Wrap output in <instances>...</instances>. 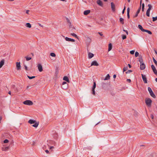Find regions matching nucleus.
<instances>
[{
  "mask_svg": "<svg viewBox=\"0 0 157 157\" xmlns=\"http://www.w3.org/2000/svg\"><path fill=\"white\" fill-rule=\"evenodd\" d=\"M24 67H25V69L26 70H27V66L25 64H24Z\"/></svg>",
  "mask_w": 157,
  "mask_h": 157,
  "instance_id": "8fccbe9b",
  "label": "nucleus"
},
{
  "mask_svg": "<svg viewBox=\"0 0 157 157\" xmlns=\"http://www.w3.org/2000/svg\"><path fill=\"white\" fill-rule=\"evenodd\" d=\"M144 32H147L149 34H150V35L152 34V32L151 31L147 30L145 29Z\"/></svg>",
  "mask_w": 157,
  "mask_h": 157,
  "instance_id": "5701e85b",
  "label": "nucleus"
},
{
  "mask_svg": "<svg viewBox=\"0 0 157 157\" xmlns=\"http://www.w3.org/2000/svg\"><path fill=\"white\" fill-rule=\"evenodd\" d=\"M100 122H99L97 124H96L95 125H97L98 124L100 123Z\"/></svg>",
  "mask_w": 157,
  "mask_h": 157,
  "instance_id": "338daca9",
  "label": "nucleus"
},
{
  "mask_svg": "<svg viewBox=\"0 0 157 157\" xmlns=\"http://www.w3.org/2000/svg\"><path fill=\"white\" fill-rule=\"evenodd\" d=\"M139 61L140 63H143V60L142 58V56H140V57L139 58Z\"/></svg>",
  "mask_w": 157,
  "mask_h": 157,
  "instance_id": "4be33fe9",
  "label": "nucleus"
},
{
  "mask_svg": "<svg viewBox=\"0 0 157 157\" xmlns=\"http://www.w3.org/2000/svg\"><path fill=\"white\" fill-rule=\"evenodd\" d=\"M9 140L7 139H5L4 141V143H8V142H9Z\"/></svg>",
  "mask_w": 157,
  "mask_h": 157,
  "instance_id": "4c0bfd02",
  "label": "nucleus"
},
{
  "mask_svg": "<svg viewBox=\"0 0 157 157\" xmlns=\"http://www.w3.org/2000/svg\"><path fill=\"white\" fill-rule=\"evenodd\" d=\"M69 27H70V25H71V24L70 23H69Z\"/></svg>",
  "mask_w": 157,
  "mask_h": 157,
  "instance_id": "e2e57ef3",
  "label": "nucleus"
},
{
  "mask_svg": "<svg viewBox=\"0 0 157 157\" xmlns=\"http://www.w3.org/2000/svg\"><path fill=\"white\" fill-rule=\"evenodd\" d=\"M141 9V6H140V7H139V8H138V10H137L135 15L133 16V18H135L137 17V16H138V14L139 13H140V11Z\"/></svg>",
  "mask_w": 157,
  "mask_h": 157,
  "instance_id": "423d86ee",
  "label": "nucleus"
},
{
  "mask_svg": "<svg viewBox=\"0 0 157 157\" xmlns=\"http://www.w3.org/2000/svg\"><path fill=\"white\" fill-rule=\"evenodd\" d=\"M97 3L100 6H102L103 3L100 0H98L97 1Z\"/></svg>",
  "mask_w": 157,
  "mask_h": 157,
  "instance_id": "4468645a",
  "label": "nucleus"
},
{
  "mask_svg": "<svg viewBox=\"0 0 157 157\" xmlns=\"http://www.w3.org/2000/svg\"><path fill=\"white\" fill-rule=\"evenodd\" d=\"M71 34L74 37H75L76 38H78L77 36L74 33H71Z\"/></svg>",
  "mask_w": 157,
  "mask_h": 157,
  "instance_id": "cd10ccee",
  "label": "nucleus"
},
{
  "mask_svg": "<svg viewBox=\"0 0 157 157\" xmlns=\"http://www.w3.org/2000/svg\"><path fill=\"white\" fill-rule=\"evenodd\" d=\"M91 39L89 38L88 37L86 40V45L87 46H88L90 44V43H91Z\"/></svg>",
  "mask_w": 157,
  "mask_h": 157,
  "instance_id": "1a4fd4ad",
  "label": "nucleus"
},
{
  "mask_svg": "<svg viewBox=\"0 0 157 157\" xmlns=\"http://www.w3.org/2000/svg\"><path fill=\"white\" fill-rule=\"evenodd\" d=\"M29 10H27L26 11V13H27V14H29Z\"/></svg>",
  "mask_w": 157,
  "mask_h": 157,
  "instance_id": "bf43d9fd",
  "label": "nucleus"
},
{
  "mask_svg": "<svg viewBox=\"0 0 157 157\" xmlns=\"http://www.w3.org/2000/svg\"><path fill=\"white\" fill-rule=\"evenodd\" d=\"M63 78H68V77L67 76H64Z\"/></svg>",
  "mask_w": 157,
  "mask_h": 157,
  "instance_id": "13d9d810",
  "label": "nucleus"
},
{
  "mask_svg": "<svg viewBox=\"0 0 157 157\" xmlns=\"http://www.w3.org/2000/svg\"><path fill=\"white\" fill-rule=\"evenodd\" d=\"M148 90L149 92L150 95L153 98H156V96L155 95V94H154V93L153 92V91L151 88L150 87H148Z\"/></svg>",
  "mask_w": 157,
  "mask_h": 157,
  "instance_id": "7ed1b4c3",
  "label": "nucleus"
},
{
  "mask_svg": "<svg viewBox=\"0 0 157 157\" xmlns=\"http://www.w3.org/2000/svg\"><path fill=\"white\" fill-rule=\"evenodd\" d=\"M142 78H146L145 75H144L142 74Z\"/></svg>",
  "mask_w": 157,
  "mask_h": 157,
  "instance_id": "3c124183",
  "label": "nucleus"
},
{
  "mask_svg": "<svg viewBox=\"0 0 157 157\" xmlns=\"http://www.w3.org/2000/svg\"><path fill=\"white\" fill-rule=\"evenodd\" d=\"M145 102L148 107H151L152 101L150 98H146L145 100Z\"/></svg>",
  "mask_w": 157,
  "mask_h": 157,
  "instance_id": "f03ea898",
  "label": "nucleus"
},
{
  "mask_svg": "<svg viewBox=\"0 0 157 157\" xmlns=\"http://www.w3.org/2000/svg\"><path fill=\"white\" fill-rule=\"evenodd\" d=\"M23 104L25 105H33V103L32 101L29 100H27L23 102Z\"/></svg>",
  "mask_w": 157,
  "mask_h": 157,
  "instance_id": "20e7f679",
  "label": "nucleus"
},
{
  "mask_svg": "<svg viewBox=\"0 0 157 157\" xmlns=\"http://www.w3.org/2000/svg\"><path fill=\"white\" fill-rule=\"evenodd\" d=\"M65 40L68 41H71V42H75V40L73 39H72L70 38H69L68 37H66L65 38Z\"/></svg>",
  "mask_w": 157,
  "mask_h": 157,
  "instance_id": "9d476101",
  "label": "nucleus"
},
{
  "mask_svg": "<svg viewBox=\"0 0 157 157\" xmlns=\"http://www.w3.org/2000/svg\"><path fill=\"white\" fill-rule=\"evenodd\" d=\"M153 59L155 64L157 65V61L155 60L154 57H153Z\"/></svg>",
  "mask_w": 157,
  "mask_h": 157,
  "instance_id": "72a5a7b5",
  "label": "nucleus"
},
{
  "mask_svg": "<svg viewBox=\"0 0 157 157\" xmlns=\"http://www.w3.org/2000/svg\"><path fill=\"white\" fill-rule=\"evenodd\" d=\"M88 56L89 58L91 59L94 56V55L93 53L89 52L88 53Z\"/></svg>",
  "mask_w": 157,
  "mask_h": 157,
  "instance_id": "6ab92c4d",
  "label": "nucleus"
},
{
  "mask_svg": "<svg viewBox=\"0 0 157 157\" xmlns=\"http://www.w3.org/2000/svg\"><path fill=\"white\" fill-rule=\"evenodd\" d=\"M25 58H26L27 61H29L31 59V58L29 57L26 56Z\"/></svg>",
  "mask_w": 157,
  "mask_h": 157,
  "instance_id": "7c9ffc66",
  "label": "nucleus"
},
{
  "mask_svg": "<svg viewBox=\"0 0 157 157\" xmlns=\"http://www.w3.org/2000/svg\"><path fill=\"white\" fill-rule=\"evenodd\" d=\"M110 76L109 74H108L105 78H110Z\"/></svg>",
  "mask_w": 157,
  "mask_h": 157,
  "instance_id": "e433bc0d",
  "label": "nucleus"
},
{
  "mask_svg": "<svg viewBox=\"0 0 157 157\" xmlns=\"http://www.w3.org/2000/svg\"><path fill=\"white\" fill-rule=\"evenodd\" d=\"M127 15L128 18L129 19L130 18L129 13H127Z\"/></svg>",
  "mask_w": 157,
  "mask_h": 157,
  "instance_id": "864d4df0",
  "label": "nucleus"
},
{
  "mask_svg": "<svg viewBox=\"0 0 157 157\" xmlns=\"http://www.w3.org/2000/svg\"><path fill=\"white\" fill-rule=\"evenodd\" d=\"M4 63V59L2 60L0 62V68H1L3 65Z\"/></svg>",
  "mask_w": 157,
  "mask_h": 157,
  "instance_id": "a211bd4d",
  "label": "nucleus"
},
{
  "mask_svg": "<svg viewBox=\"0 0 157 157\" xmlns=\"http://www.w3.org/2000/svg\"><path fill=\"white\" fill-rule=\"evenodd\" d=\"M144 83H147V79H143Z\"/></svg>",
  "mask_w": 157,
  "mask_h": 157,
  "instance_id": "a18cd8bd",
  "label": "nucleus"
},
{
  "mask_svg": "<svg viewBox=\"0 0 157 157\" xmlns=\"http://www.w3.org/2000/svg\"><path fill=\"white\" fill-rule=\"evenodd\" d=\"M62 85H65L64 86H63V87H62V88L63 89H66L67 88L68 84L67 83V82H66V81H65L63 82H62Z\"/></svg>",
  "mask_w": 157,
  "mask_h": 157,
  "instance_id": "0eeeda50",
  "label": "nucleus"
},
{
  "mask_svg": "<svg viewBox=\"0 0 157 157\" xmlns=\"http://www.w3.org/2000/svg\"><path fill=\"white\" fill-rule=\"evenodd\" d=\"M28 122L29 123L31 124H33L32 125V126L35 128H37L38 127L39 124V122H37L36 121L32 119L29 120L28 121Z\"/></svg>",
  "mask_w": 157,
  "mask_h": 157,
  "instance_id": "f257e3e1",
  "label": "nucleus"
},
{
  "mask_svg": "<svg viewBox=\"0 0 157 157\" xmlns=\"http://www.w3.org/2000/svg\"><path fill=\"white\" fill-rule=\"evenodd\" d=\"M120 22L122 24H124V19L122 18H120Z\"/></svg>",
  "mask_w": 157,
  "mask_h": 157,
  "instance_id": "a878e982",
  "label": "nucleus"
},
{
  "mask_svg": "<svg viewBox=\"0 0 157 157\" xmlns=\"http://www.w3.org/2000/svg\"><path fill=\"white\" fill-rule=\"evenodd\" d=\"M151 67L154 73V74L155 75H157V71L155 67L153 65H151Z\"/></svg>",
  "mask_w": 157,
  "mask_h": 157,
  "instance_id": "6e6552de",
  "label": "nucleus"
},
{
  "mask_svg": "<svg viewBox=\"0 0 157 157\" xmlns=\"http://www.w3.org/2000/svg\"><path fill=\"white\" fill-rule=\"evenodd\" d=\"M98 34L101 36L103 35V34L101 32H98Z\"/></svg>",
  "mask_w": 157,
  "mask_h": 157,
  "instance_id": "603ef678",
  "label": "nucleus"
},
{
  "mask_svg": "<svg viewBox=\"0 0 157 157\" xmlns=\"http://www.w3.org/2000/svg\"><path fill=\"white\" fill-rule=\"evenodd\" d=\"M112 48V44L111 43H109L108 45V51H110Z\"/></svg>",
  "mask_w": 157,
  "mask_h": 157,
  "instance_id": "412c9836",
  "label": "nucleus"
},
{
  "mask_svg": "<svg viewBox=\"0 0 157 157\" xmlns=\"http://www.w3.org/2000/svg\"><path fill=\"white\" fill-rule=\"evenodd\" d=\"M90 12V10H87L85 11L84 12V14L85 15H87Z\"/></svg>",
  "mask_w": 157,
  "mask_h": 157,
  "instance_id": "dca6fc26",
  "label": "nucleus"
},
{
  "mask_svg": "<svg viewBox=\"0 0 157 157\" xmlns=\"http://www.w3.org/2000/svg\"><path fill=\"white\" fill-rule=\"evenodd\" d=\"M139 55V53L137 52H136L135 53V56L136 57L138 56Z\"/></svg>",
  "mask_w": 157,
  "mask_h": 157,
  "instance_id": "c9c22d12",
  "label": "nucleus"
},
{
  "mask_svg": "<svg viewBox=\"0 0 157 157\" xmlns=\"http://www.w3.org/2000/svg\"><path fill=\"white\" fill-rule=\"evenodd\" d=\"M50 55L52 56V57H55L56 56V54L55 53H53V52H52L51 53H50Z\"/></svg>",
  "mask_w": 157,
  "mask_h": 157,
  "instance_id": "c756f323",
  "label": "nucleus"
},
{
  "mask_svg": "<svg viewBox=\"0 0 157 157\" xmlns=\"http://www.w3.org/2000/svg\"><path fill=\"white\" fill-rule=\"evenodd\" d=\"M38 69L40 72H41L43 70L42 67L40 64H39L38 66Z\"/></svg>",
  "mask_w": 157,
  "mask_h": 157,
  "instance_id": "2eb2a0df",
  "label": "nucleus"
},
{
  "mask_svg": "<svg viewBox=\"0 0 157 157\" xmlns=\"http://www.w3.org/2000/svg\"><path fill=\"white\" fill-rule=\"evenodd\" d=\"M54 148L53 146H51L50 147V149H51L52 148Z\"/></svg>",
  "mask_w": 157,
  "mask_h": 157,
  "instance_id": "69168bd1",
  "label": "nucleus"
},
{
  "mask_svg": "<svg viewBox=\"0 0 157 157\" xmlns=\"http://www.w3.org/2000/svg\"><path fill=\"white\" fill-rule=\"evenodd\" d=\"M140 68L141 70H144L145 68V65L144 63H140Z\"/></svg>",
  "mask_w": 157,
  "mask_h": 157,
  "instance_id": "f8f14e48",
  "label": "nucleus"
},
{
  "mask_svg": "<svg viewBox=\"0 0 157 157\" xmlns=\"http://www.w3.org/2000/svg\"><path fill=\"white\" fill-rule=\"evenodd\" d=\"M157 20V17H152V21H155Z\"/></svg>",
  "mask_w": 157,
  "mask_h": 157,
  "instance_id": "2f4dec72",
  "label": "nucleus"
},
{
  "mask_svg": "<svg viewBox=\"0 0 157 157\" xmlns=\"http://www.w3.org/2000/svg\"><path fill=\"white\" fill-rule=\"evenodd\" d=\"M16 67L17 70H20L21 68L20 63V62L16 63Z\"/></svg>",
  "mask_w": 157,
  "mask_h": 157,
  "instance_id": "ddd939ff",
  "label": "nucleus"
},
{
  "mask_svg": "<svg viewBox=\"0 0 157 157\" xmlns=\"http://www.w3.org/2000/svg\"><path fill=\"white\" fill-rule=\"evenodd\" d=\"M126 81L129 83H130L131 82V79H127Z\"/></svg>",
  "mask_w": 157,
  "mask_h": 157,
  "instance_id": "de8ad7c7",
  "label": "nucleus"
},
{
  "mask_svg": "<svg viewBox=\"0 0 157 157\" xmlns=\"http://www.w3.org/2000/svg\"><path fill=\"white\" fill-rule=\"evenodd\" d=\"M131 72V70H128L127 72H126V73H130Z\"/></svg>",
  "mask_w": 157,
  "mask_h": 157,
  "instance_id": "4d7b16f0",
  "label": "nucleus"
},
{
  "mask_svg": "<svg viewBox=\"0 0 157 157\" xmlns=\"http://www.w3.org/2000/svg\"><path fill=\"white\" fill-rule=\"evenodd\" d=\"M122 38L123 40L125 39L126 38V36L124 35H123L122 36Z\"/></svg>",
  "mask_w": 157,
  "mask_h": 157,
  "instance_id": "473e14b6",
  "label": "nucleus"
},
{
  "mask_svg": "<svg viewBox=\"0 0 157 157\" xmlns=\"http://www.w3.org/2000/svg\"><path fill=\"white\" fill-rule=\"evenodd\" d=\"M128 65L130 68L131 67V65L130 64H128Z\"/></svg>",
  "mask_w": 157,
  "mask_h": 157,
  "instance_id": "680f3d73",
  "label": "nucleus"
},
{
  "mask_svg": "<svg viewBox=\"0 0 157 157\" xmlns=\"http://www.w3.org/2000/svg\"><path fill=\"white\" fill-rule=\"evenodd\" d=\"M92 94L93 95H95V92L94 89H92Z\"/></svg>",
  "mask_w": 157,
  "mask_h": 157,
  "instance_id": "ea45409f",
  "label": "nucleus"
},
{
  "mask_svg": "<svg viewBox=\"0 0 157 157\" xmlns=\"http://www.w3.org/2000/svg\"><path fill=\"white\" fill-rule=\"evenodd\" d=\"M150 11L147 10V12H146V14L147 16H148V17L150 16Z\"/></svg>",
  "mask_w": 157,
  "mask_h": 157,
  "instance_id": "c85d7f7f",
  "label": "nucleus"
},
{
  "mask_svg": "<svg viewBox=\"0 0 157 157\" xmlns=\"http://www.w3.org/2000/svg\"><path fill=\"white\" fill-rule=\"evenodd\" d=\"M148 8L147 10H149V11L151 10V8L152 7V6L151 5L149 4L148 5Z\"/></svg>",
  "mask_w": 157,
  "mask_h": 157,
  "instance_id": "b1692460",
  "label": "nucleus"
},
{
  "mask_svg": "<svg viewBox=\"0 0 157 157\" xmlns=\"http://www.w3.org/2000/svg\"><path fill=\"white\" fill-rule=\"evenodd\" d=\"M123 31L124 32H125L127 34V35H128V32L127 30H125L124 29H123Z\"/></svg>",
  "mask_w": 157,
  "mask_h": 157,
  "instance_id": "09e8293b",
  "label": "nucleus"
},
{
  "mask_svg": "<svg viewBox=\"0 0 157 157\" xmlns=\"http://www.w3.org/2000/svg\"><path fill=\"white\" fill-rule=\"evenodd\" d=\"M144 3H143L142 5V11H144Z\"/></svg>",
  "mask_w": 157,
  "mask_h": 157,
  "instance_id": "c03bdc74",
  "label": "nucleus"
},
{
  "mask_svg": "<svg viewBox=\"0 0 157 157\" xmlns=\"http://www.w3.org/2000/svg\"><path fill=\"white\" fill-rule=\"evenodd\" d=\"M28 78H29V79H30V78H34L35 77V76H31V77H30V76H28Z\"/></svg>",
  "mask_w": 157,
  "mask_h": 157,
  "instance_id": "79ce46f5",
  "label": "nucleus"
},
{
  "mask_svg": "<svg viewBox=\"0 0 157 157\" xmlns=\"http://www.w3.org/2000/svg\"><path fill=\"white\" fill-rule=\"evenodd\" d=\"M155 53L157 54V51L155 50Z\"/></svg>",
  "mask_w": 157,
  "mask_h": 157,
  "instance_id": "774afa93",
  "label": "nucleus"
},
{
  "mask_svg": "<svg viewBox=\"0 0 157 157\" xmlns=\"http://www.w3.org/2000/svg\"><path fill=\"white\" fill-rule=\"evenodd\" d=\"M10 148L9 146H8L6 147H3L2 148V150L3 151H8Z\"/></svg>",
  "mask_w": 157,
  "mask_h": 157,
  "instance_id": "f3484780",
  "label": "nucleus"
},
{
  "mask_svg": "<svg viewBox=\"0 0 157 157\" xmlns=\"http://www.w3.org/2000/svg\"><path fill=\"white\" fill-rule=\"evenodd\" d=\"M67 21V22H68V23H70L71 24V21L68 18H66Z\"/></svg>",
  "mask_w": 157,
  "mask_h": 157,
  "instance_id": "37998d69",
  "label": "nucleus"
},
{
  "mask_svg": "<svg viewBox=\"0 0 157 157\" xmlns=\"http://www.w3.org/2000/svg\"><path fill=\"white\" fill-rule=\"evenodd\" d=\"M135 52L134 50H132L130 51V53L131 54L133 55L134 54Z\"/></svg>",
  "mask_w": 157,
  "mask_h": 157,
  "instance_id": "58836bf2",
  "label": "nucleus"
},
{
  "mask_svg": "<svg viewBox=\"0 0 157 157\" xmlns=\"http://www.w3.org/2000/svg\"><path fill=\"white\" fill-rule=\"evenodd\" d=\"M111 8L112 9V10L113 12H115V4L113 2H111Z\"/></svg>",
  "mask_w": 157,
  "mask_h": 157,
  "instance_id": "39448f33",
  "label": "nucleus"
},
{
  "mask_svg": "<svg viewBox=\"0 0 157 157\" xmlns=\"http://www.w3.org/2000/svg\"><path fill=\"white\" fill-rule=\"evenodd\" d=\"M64 80L66 81V82H67L68 83L70 82V81L69 79H63Z\"/></svg>",
  "mask_w": 157,
  "mask_h": 157,
  "instance_id": "a19ab883",
  "label": "nucleus"
},
{
  "mask_svg": "<svg viewBox=\"0 0 157 157\" xmlns=\"http://www.w3.org/2000/svg\"><path fill=\"white\" fill-rule=\"evenodd\" d=\"M26 26L27 27L30 28L31 27V25L30 23H27L26 24Z\"/></svg>",
  "mask_w": 157,
  "mask_h": 157,
  "instance_id": "bb28decb",
  "label": "nucleus"
},
{
  "mask_svg": "<svg viewBox=\"0 0 157 157\" xmlns=\"http://www.w3.org/2000/svg\"><path fill=\"white\" fill-rule=\"evenodd\" d=\"M96 86V82L94 80V84L92 87V89H95Z\"/></svg>",
  "mask_w": 157,
  "mask_h": 157,
  "instance_id": "393cba45",
  "label": "nucleus"
},
{
  "mask_svg": "<svg viewBox=\"0 0 157 157\" xmlns=\"http://www.w3.org/2000/svg\"><path fill=\"white\" fill-rule=\"evenodd\" d=\"M151 117L152 119H153L154 118V116L152 114H151Z\"/></svg>",
  "mask_w": 157,
  "mask_h": 157,
  "instance_id": "5fc2aeb1",
  "label": "nucleus"
},
{
  "mask_svg": "<svg viewBox=\"0 0 157 157\" xmlns=\"http://www.w3.org/2000/svg\"><path fill=\"white\" fill-rule=\"evenodd\" d=\"M130 9L128 7L127 10V13H129Z\"/></svg>",
  "mask_w": 157,
  "mask_h": 157,
  "instance_id": "49530a36",
  "label": "nucleus"
},
{
  "mask_svg": "<svg viewBox=\"0 0 157 157\" xmlns=\"http://www.w3.org/2000/svg\"><path fill=\"white\" fill-rule=\"evenodd\" d=\"M91 66H98V64L96 61L94 60L92 62Z\"/></svg>",
  "mask_w": 157,
  "mask_h": 157,
  "instance_id": "9b49d317",
  "label": "nucleus"
},
{
  "mask_svg": "<svg viewBox=\"0 0 157 157\" xmlns=\"http://www.w3.org/2000/svg\"><path fill=\"white\" fill-rule=\"evenodd\" d=\"M128 67H124L123 69V71L124 72V71H126L128 70Z\"/></svg>",
  "mask_w": 157,
  "mask_h": 157,
  "instance_id": "f704fd0d",
  "label": "nucleus"
},
{
  "mask_svg": "<svg viewBox=\"0 0 157 157\" xmlns=\"http://www.w3.org/2000/svg\"><path fill=\"white\" fill-rule=\"evenodd\" d=\"M45 151L46 152V153H49V151L48 150H46Z\"/></svg>",
  "mask_w": 157,
  "mask_h": 157,
  "instance_id": "052dcab7",
  "label": "nucleus"
},
{
  "mask_svg": "<svg viewBox=\"0 0 157 157\" xmlns=\"http://www.w3.org/2000/svg\"><path fill=\"white\" fill-rule=\"evenodd\" d=\"M116 77V75H113V78H115Z\"/></svg>",
  "mask_w": 157,
  "mask_h": 157,
  "instance_id": "6e6d98bb",
  "label": "nucleus"
},
{
  "mask_svg": "<svg viewBox=\"0 0 157 157\" xmlns=\"http://www.w3.org/2000/svg\"><path fill=\"white\" fill-rule=\"evenodd\" d=\"M124 10H123L122 11V14H124Z\"/></svg>",
  "mask_w": 157,
  "mask_h": 157,
  "instance_id": "0e129e2a",
  "label": "nucleus"
},
{
  "mask_svg": "<svg viewBox=\"0 0 157 157\" xmlns=\"http://www.w3.org/2000/svg\"><path fill=\"white\" fill-rule=\"evenodd\" d=\"M138 28L140 29L141 30V31L142 32H144V30H145V29H144L142 26L141 25H138Z\"/></svg>",
  "mask_w": 157,
  "mask_h": 157,
  "instance_id": "aec40b11",
  "label": "nucleus"
}]
</instances>
